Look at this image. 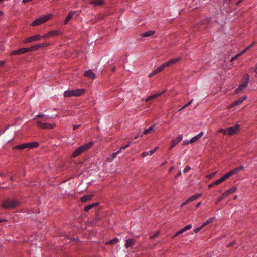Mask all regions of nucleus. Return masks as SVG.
Here are the masks:
<instances>
[{"label": "nucleus", "mask_w": 257, "mask_h": 257, "mask_svg": "<svg viewBox=\"0 0 257 257\" xmlns=\"http://www.w3.org/2000/svg\"><path fill=\"white\" fill-rule=\"evenodd\" d=\"M20 202L15 199H6L1 204V206L4 209H13L20 205Z\"/></svg>", "instance_id": "obj_1"}, {"label": "nucleus", "mask_w": 257, "mask_h": 257, "mask_svg": "<svg viewBox=\"0 0 257 257\" xmlns=\"http://www.w3.org/2000/svg\"><path fill=\"white\" fill-rule=\"evenodd\" d=\"M85 92V90L84 89L68 90L64 92V96L65 97H79L83 95Z\"/></svg>", "instance_id": "obj_2"}, {"label": "nucleus", "mask_w": 257, "mask_h": 257, "mask_svg": "<svg viewBox=\"0 0 257 257\" xmlns=\"http://www.w3.org/2000/svg\"><path fill=\"white\" fill-rule=\"evenodd\" d=\"M93 142L91 141L84 145H82L76 149L72 154V157H76L82 153L89 149L93 145Z\"/></svg>", "instance_id": "obj_3"}, {"label": "nucleus", "mask_w": 257, "mask_h": 257, "mask_svg": "<svg viewBox=\"0 0 257 257\" xmlns=\"http://www.w3.org/2000/svg\"><path fill=\"white\" fill-rule=\"evenodd\" d=\"M249 78V75L248 74H245L244 75L243 80L241 82L238 88L235 90L236 93L238 94L241 92H244V90L248 86Z\"/></svg>", "instance_id": "obj_4"}, {"label": "nucleus", "mask_w": 257, "mask_h": 257, "mask_svg": "<svg viewBox=\"0 0 257 257\" xmlns=\"http://www.w3.org/2000/svg\"><path fill=\"white\" fill-rule=\"evenodd\" d=\"M52 17L53 15L52 14H49L46 15H43L40 17V18L36 19L35 21H34L31 23V25L33 26H36L39 25L49 20Z\"/></svg>", "instance_id": "obj_5"}, {"label": "nucleus", "mask_w": 257, "mask_h": 257, "mask_svg": "<svg viewBox=\"0 0 257 257\" xmlns=\"http://www.w3.org/2000/svg\"><path fill=\"white\" fill-rule=\"evenodd\" d=\"M39 144L37 142H31L17 145L14 147L15 149H24L26 148L33 149L38 147Z\"/></svg>", "instance_id": "obj_6"}, {"label": "nucleus", "mask_w": 257, "mask_h": 257, "mask_svg": "<svg viewBox=\"0 0 257 257\" xmlns=\"http://www.w3.org/2000/svg\"><path fill=\"white\" fill-rule=\"evenodd\" d=\"M237 189V188L236 187H233L227 190L218 198V199L216 201L215 203L216 204H218L221 200L224 199L226 197L236 192Z\"/></svg>", "instance_id": "obj_7"}, {"label": "nucleus", "mask_w": 257, "mask_h": 257, "mask_svg": "<svg viewBox=\"0 0 257 257\" xmlns=\"http://www.w3.org/2000/svg\"><path fill=\"white\" fill-rule=\"evenodd\" d=\"M37 125L42 129H52L56 126L55 123H48L42 122L41 121H37Z\"/></svg>", "instance_id": "obj_8"}, {"label": "nucleus", "mask_w": 257, "mask_h": 257, "mask_svg": "<svg viewBox=\"0 0 257 257\" xmlns=\"http://www.w3.org/2000/svg\"><path fill=\"white\" fill-rule=\"evenodd\" d=\"M42 39V36L37 34L26 38L24 41L26 43H31L34 41H39Z\"/></svg>", "instance_id": "obj_9"}, {"label": "nucleus", "mask_w": 257, "mask_h": 257, "mask_svg": "<svg viewBox=\"0 0 257 257\" xmlns=\"http://www.w3.org/2000/svg\"><path fill=\"white\" fill-rule=\"evenodd\" d=\"M227 134L229 136H232L234 134H236L240 130L239 125L236 124L234 126L230 127L227 128Z\"/></svg>", "instance_id": "obj_10"}, {"label": "nucleus", "mask_w": 257, "mask_h": 257, "mask_svg": "<svg viewBox=\"0 0 257 257\" xmlns=\"http://www.w3.org/2000/svg\"><path fill=\"white\" fill-rule=\"evenodd\" d=\"M30 49L28 48H23L17 50H13L11 51V55H20L29 52Z\"/></svg>", "instance_id": "obj_11"}, {"label": "nucleus", "mask_w": 257, "mask_h": 257, "mask_svg": "<svg viewBox=\"0 0 257 257\" xmlns=\"http://www.w3.org/2000/svg\"><path fill=\"white\" fill-rule=\"evenodd\" d=\"M181 60L180 57H177L175 58H173L172 59H170L168 60V61L165 62L166 64V65L167 66V67H170V66L174 65V64L177 63L179 61Z\"/></svg>", "instance_id": "obj_12"}, {"label": "nucleus", "mask_w": 257, "mask_h": 257, "mask_svg": "<svg viewBox=\"0 0 257 257\" xmlns=\"http://www.w3.org/2000/svg\"><path fill=\"white\" fill-rule=\"evenodd\" d=\"M89 3L95 7L102 6L105 4L104 0H89Z\"/></svg>", "instance_id": "obj_13"}, {"label": "nucleus", "mask_w": 257, "mask_h": 257, "mask_svg": "<svg viewBox=\"0 0 257 257\" xmlns=\"http://www.w3.org/2000/svg\"><path fill=\"white\" fill-rule=\"evenodd\" d=\"M182 140V136L180 135L175 139L173 140L171 143L170 149H172L176 145Z\"/></svg>", "instance_id": "obj_14"}, {"label": "nucleus", "mask_w": 257, "mask_h": 257, "mask_svg": "<svg viewBox=\"0 0 257 257\" xmlns=\"http://www.w3.org/2000/svg\"><path fill=\"white\" fill-rule=\"evenodd\" d=\"M49 45V43H43V44H37L36 45H34L31 47L28 48V49H30V51H33V50H36L38 49L39 48L41 47H44L45 46H48Z\"/></svg>", "instance_id": "obj_15"}, {"label": "nucleus", "mask_w": 257, "mask_h": 257, "mask_svg": "<svg viewBox=\"0 0 257 257\" xmlns=\"http://www.w3.org/2000/svg\"><path fill=\"white\" fill-rule=\"evenodd\" d=\"M84 75L85 77L92 79H94L96 77L95 74L92 72L91 70H88L86 71L84 74Z\"/></svg>", "instance_id": "obj_16"}, {"label": "nucleus", "mask_w": 257, "mask_h": 257, "mask_svg": "<svg viewBox=\"0 0 257 257\" xmlns=\"http://www.w3.org/2000/svg\"><path fill=\"white\" fill-rule=\"evenodd\" d=\"M166 91V90H164V91H163L161 93H157V94H154V95H152L150 96H149L146 99H145V101L146 102H148V101H149L151 100H153L154 99H155L157 97H159L161 95H162Z\"/></svg>", "instance_id": "obj_17"}, {"label": "nucleus", "mask_w": 257, "mask_h": 257, "mask_svg": "<svg viewBox=\"0 0 257 257\" xmlns=\"http://www.w3.org/2000/svg\"><path fill=\"white\" fill-rule=\"evenodd\" d=\"M125 247L126 248H128L130 247H132L135 243L136 241L134 239H128L125 240Z\"/></svg>", "instance_id": "obj_18"}, {"label": "nucleus", "mask_w": 257, "mask_h": 257, "mask_svg": "<svg viewBox=\"0 0 257 257\" xmlns=\"http://www.w3.org/2000/svg\"><path fill=\"white\" fill-rule=\"evenodd\" d=\"M76 13L75 11H71L69 12V13L68 14L67 17L65 18V21H64V24H67L68 22L72 19L73 15Z\"/></svg>", "instance_id": "obj_19"}, {"label": "nucleus", "mask_w": 257, "mask_h": 257, "mask_svg": "<svg viewBox=\"0 0 257 257\" xmlns=\"http://www.w3.org/2000/svg\"><path fill=\"white\" fill-rule=\"evenodd\" d=\"M247 99L246 96H244L240 97L238 100L234 101L233 102V105H235V106L241 104L245 100Z\"/></svg>", "instance_id": "obj_20"}, {"label": "nucleus", "mask_w": 257, "mask_h": 257, "mask_svg": "<svg viewBox=\"0 0 257 257\" xmlns=\"http://www.w3.org/2000/svg\"><path fill=\"white\" fill-rule=\"evenodd\" d=\"M157 148V147H156L155 148L149 151V152H144L142 153V156L143 157H146L148 155H152L156 151Z\"/></svg>", "instance_id": "obj_21"}, {"label": "nucleus", "mask_w": 257, "mask_h": 257, "mask_svg": "<svg viewBox=\"0 0 257 257\" xmlns=\"http://www.w3.org/2000/svg\"><path fill=\"white\" fill-rule=\"evenodd\" d=\"M155 31L150 30L145 32L141 34V36L143 37H149L155 34Z\"/></svg>", "instance_id": "obj_22"}, {"label": "nucleus", "mask_w": 257, "mask_h": 257, "mask_svg": "<svg viewBox=\"0 0 257 257\" xmlns=\"http://www.w3.org/2000/svg\"><path fill=\"white\" fill-rule=\"evenodd\" d=\"M93 196L92 195H84L81 197V200L82 202H85L88 200H90L92 199Z\"/></svg>", "instance_id": "obj_23"}, {"label": "nucleus", "mask_w": 257, "mask_h": 257, "mask_svg": "<svg viewBox=\"0 0 257 257\" xmlns=\"http://www.w3.org/2000/svg\"><path fill=\"white\" fill-rule=\"evenodd\" d=\"M50 37L59 35L62 34V32L60 30H54L48 32Z\"/></svg>", "instance_id": "obj_24"}, {"label": "nucleus", "mask_w": 257, "mask_h": 257, "mask_svg": "<svg viewBox=\"0 0 257 257\" xmlns=\"http://www.w3.org/2000/svg\"><path fill=\"white\" fill-rule=\"evenodd\" d=\"M244 166H240L238 167H236L234 168V169L231 170V172H232L233 175L236 174L238 173L239 171H242L244 169Z\"/></svg>", "instance_id": "obj_25"}, {"label": "nucleus", "mask_w": 257, "mask_h": 257, "mask_svg": "<svg viewBox=\"0 0 257 257\" xmlns=\"http://www.w3.org/2000/svg\"><path fill=\"white\" fill-rule=\"evenodd\" d=\"M232 172L231 171H229L224 175H223L222 177H221L220 179L221 180L222 182L225 181L226 179L230 177L231 175H232Z\"/></svg>", "instance_id": "obj_26"}, {"label": "nucleus", "mask_w": 257, "mask_h": 257, "mask_svg": "<svg viewBox=\"0 0 257 257\" xmlns=\"http://www.w3.org/2000/svg\"><path fill=\"white\" fill-rule=\"evenodd\" d=\"M221 183H222L221 180H220V179H218V180L213 182L212 183L209 184L208 185V187L209 188H210L214 186L218 185L220 184Z\"/></svg>", "instance_id": "obj_27"}, {"label": "nucleus", "mask_w": 257, "mask_h": 257, "mask_svg": "<svg viewBox=\"0 0 257 257\" xmlns=\"http://www.w3.org/2000/svg\"><path fill=\"white\" fill-rule=\"evenodd\" d=\"M98 204V203H92L91 204H89L84 208V211H88V210H90L91 208H93L95 206H96Z\"/></svg>", "instance_id": "obj_28"}, {"label": "nucleus", "mask_w": 257, "mask_h": 257, "mask_svg": "<svg viewBox=\"0 0 257 257\" xmlns=\"http://www.w3.org/2000/svg\"><path fill=\"white\" fill-rule=\"evenodd\" d=\"M118 242V239L117 238H115L113 239H112L106 243V244L107 245H114L116 244Z\"/></svg>", "instance_id": "obj_29"}, {"label": "nucleus", "mask_w": 257, "mask_h": 257, "mask_svg": "<svg viewBox=\"0 0 257 257\" xmlns=\"http://www.w3.org/2000/svg\"><path fill=\"white\" fill-rule=\"evenodd\" d=\"M116 156H117V153H116L115 152L113 153L112 154H111L108 156L107 160L109 162H111L116 157Z\"/></svg>", "instance_id": "obj_30"}, {"label": "nucleus", "mask_w": 257, "mask_h": 257, "mask_svg": "<svg viewBox=\"0 0 257 257\" xmlns=\"http://www.w3.org/2000/svg\"><path fill=\"white\" fill-rule=\"evenodd\" d=\"M155 125L156 124H155L154 125H153V126H151L149 128L144 130L143 131V134L145 135V134H147L150 133L154 129Z\"/></svg>", "instance_id": "obj_31"}, {"label": "nucleus", "mask_w": 257, "mask_h": 257, "mask_svg": "<svg viewBox=\"0 0 257 257\" xmlns=\"http://www.w3.org/2000/svg\"><path fill=\"white\" fill-rule=\"evenodd\" d=\"M192 226L191 224L185 226L184 228H183L182 229H181V232H185V231H186L187 230H190L192 228Z\"/></svg>", "instance_id": "obj_32"}, {"label": "nucleus", "mask_w": 257, "mask_h": 257, "mask_svg": "<svg viewBox=\"0 0 257 257\" xmlns=\"http://www.w3.org/2000/svg\"><path fill=\"white\" fill-rule=\"evenodd\" d=\"M214 219L215 218L214 217H211L210 218H209V219H208L207 220H206L205 222H204L203 224H202V226H206L207 225L209 224V223L212 222L214 220Z\"/></svg>", "instance_id": "obj_33"}, {"label": "nucleus", "mask_w": 257, "mask_h": 257, "mask_svg": "<svg viewBox=\"0 0 257 257\" xmlns=\"http://www.w3.org/2000/svg\"><path fill=\"white\" fill-rule=\"evenodd\" d=\"M166 67H167V66L166 65V64L165 63H164L163 64H162V65H161L160 66H159L158 68H157V69L158 70H159V71L160 72H162Z\"/></svg>", "instance_id": "obj_34"}, {"label": "nucleus", "mask_w": 257, "mask_h": 257, "mask_svg": "<svg viewBox=\"0 0 257 257\" xmlns=\"http://www.w3.org/2000/svg\"><path fill=\"white\" fill-rule=\"evenodd\" d=\"M203 132L202 131L198 135L194 136V142L203 136Z\"/></svg>", "instance_id": "obj_35"}, {"label": "nucleus", "mask_w": 257, "mask_h": 257, "mask_svg": "<svg viewBox=\"0 0 257 257\" xmlns=\"http://www.w3.org/2000/svg\"><path fill=\"white\" fill-rule=\"evenodd\" d=\"M192 200H193V196L190 197L188 199H187L185 202L182 203L181 205V207L184 206V205H186L187 203H188V202H189L190 201H191Z\"/></svg>", "instance_id": "obj_36"}, {"label": "nucleus", "mask_w": 257, "mask_h": 257, "mask_svg": "<svg viewBox=\"0 0 257 257\" xmlns=\"http://www.w3.org/2000/svg\"><path fill=\"white\" fill-rule=\"evenodd\" d=\"M218 133H223L224 134H227V129L220 128L217 131Z\"/></svg>", "instance_id": "obj_37"}, {"label": "nucleus", "mask_w": 257, "mask_h": 257, "mask_svg": "<svg viewBox=\"0 0 257 257\" xmlns=\"http://www.w3.org/2000/svg\"><path fill=\"white\" fill-rule=\"evenodd\" d=\"M204 226H202V224L198 227L194 229V232L195 233L198 232L201 229H202Z\"/></svg>", "instance_id": "obj_38"}, {"label": "nucleus", "mask_w": 257, "mask_h": 257, "mask_svg": "<svg viewBox=\"0 0 257 257\" xmlns=\"http://www.w3.org/2000/svg\"><path fill=\"white\" fill-rule=\"evenodd\" d=\"M191 167H190V166H187V167H186L184 168V170H183V172H184V173H186V172H187L188 171H189V170H191Z\"/></svg>", "instance_id": "obj_39"}, {"label": "nucleus", "mask_w": 257, "mask_h": 257, "mask_svg": "<svg viewBox=\"0 0 257 257\" xmlns=\"http://www.w3.org/2000/svg\"><path fill=\"white\" fill-rule=\"evenodd\" d=\"M159 231L157 232H156V233H155L154 234H153L152 236H151L150 237V238H151V239H152V238H155V237H157V236H158V235H159Z\"/></svg>", "instance_id": "obj_40"}, {"label": "nucleus", "mask_w": 257, "mask_h": 257, "mask_svg": "<svg viewBox=\"0 0 257 257\" xmlns=\"http://www.w3.org/2000/svg\"><path fill=\"white\" fill-rule=\"evenodd\" d=\"M239 56H240V55H239V54H237V55H236L234 57H233L231 60H230V61L231 62H233V61H234L235 59H236L237 58H238Z\"/></svg>", "instance_id": "obj_41"}, {"label": "nucleus", "mask_w": 257, "mask_h": 257, "mask_svg": "<svg viewBox=\"0 0 257 257\" xmlns=\"http://www.w3.org/2000/svg\"><path fill=\"white\" fill-rule=\"evenodd\" d=\"M201 195H202L201 193H198V194H196L195 195H194V200L197 199L198 197L201 196Z\"/></svg>", "instance_id": "obj_42"}, {"label": "nucleus", "mask_w": 257, "mask_h": 257, "mask_svg": "<svg viewBox=\"0 0 257 257\" xmlns=\"http://www.w3.org/2000/svg\"><path fill=\"white\" fill-rule=\"evenodd\" d=\"M216 173H217V171H215V172H214L209 174L208 175V177L211 178V177H213L216 174Z\"/></svg>", "instance_id": "obj_43"}, {"label": "nucleus", "mask_w": 257, "mask_h": 257, "mask_svg": "<svg viewBox=\"0 0 257 257\" xmlns=\"http://www.w3.org/2000/svg\"><path fill=\"white\" fill-rule=\"evenodd\" d=\"M189 142L190 143H193V138H191L189 141H185L183 142V145H185V144H188L189 143Z\"/></svg>", "instance_id": "obj_44"}, {"label": "nucleus", "mask_w": 257, "mask_h": 257, "mask_svg": "<svg viewBox=\"0 0 257 257\" xmlns=\"http://www.w3.org/2000/svg\"><path fill=\"white\" fill-rule=\"evenodd\" d=\"M183 233V232H181V230H180L179 231L177 232L174 235V237H176L178 235H179V234H182Z\"/></svg>", "instance_id": "obj_45"}, {"label": "nucleus", "mask_w": 257, "mask_h": 257, "mask_svg": "<svg viewBox=\"0 0 257 257\" xmlns=\"http://www.w3.org/2000/svg\"><path fill=\"white\" fill-rule=\"evenodd\" d=\"M50 37L49 34L48 33H47L45 35H44L42 36V38H48V37Z\"/></svg>", "instance_id": "obj_46"}, {"label": "nucleus", "mask_w": 257, "mask_h": 257, "mask_svg": "<svg viewBox=\"0 0 257 257\" xmlns=\"http://www.w3.org/2000/svg\"><path fill=\"white\" fill-rule=\"evenodd\" d=\"M80 126V124H78V125H73V130H77V128H78Z\"/></svg>", "instance_id": "obj_47"}, {"label": "nucleus", "mask_w": 257, "mask_h": 257, "mask_svg": "<svg viewBox=\"0 0 257 257\" xmlns=\"http://www.w3.org/2000/svg\"><path fill=\"white\" fill-rule=\"evenodd\" d=\"M156 73L154 71H153L152 73H151L149 75V77H152L153 76H154L155 75H156Z\"/></svg>", "instance_id": "obj_48"}, {"label": "nucleus", "mask_w": 257, "mask_h": 257, "mask_svg": "<svg viewBox=\"0 0 257 257\" xmlns=\"http://www.w3.org/2000/svg\"><path fill=\"white\" fill-rule=\"evenodd\" d=\"M44 114H39V115H37L36 116L35 119H36L37 118H40V117H42L43 118L44 117Z\"/></svg>", "instance_id": "obj_49"}, {"label": "nucleus", "mask_w": 257, "mask_h": 257, "mask_svg": "<svg viewBox=\"0 0 257 257\" xmlns=\"http://www.w3.org/2000/svg\"><path fill=\"white\" fill-rule=\"evenodd\" d=\"M50 117H49V116H45V115L44 116V117H43V119L44 121H47L48 120V119L50 118Z\"/></svg>", "instance_id": "obj_50"}, {"label": "nucleus", "mask_w": 257, "mask_h": 257, "mask_svg": "<svg viewBox=\"0 0 257 257\" xmlns=\"http://www.w3.org/2000/svg\"><path fill=\"white\" fill-rule=\"evenodd\" d=\"M247 51V50L245 48L243 51H242L241 53L239 54V55L241 56L243 55L245 52H246Z\"/></svg>", "instance_id": "obj_51"}, {"label": "nucleus", "mask_w": 257, "mask_h": 257, "mask_svg": "<svg viewBox=\"0 0 257 257\" xmlns=\"http://www.w3.org/2000/svg\"><path fill=\"white\" fill-rule=\"evenodd\" d=\"M192 100H190L188 103L185 104L181 109L184 108L185 107L188 106L192 102Z\"/></svg>", "instance_id": "obj_52"}, {"label": "nucleus", "mask_w": 257, "mask_h": 257, "mask_svg": "<svg viewBox=\"0 0 257 257\" xmlns=\"http://www.w3.org/2000/svg\"><path fill=\"white\" fill-rule=\"evenodd\" d=\"M235 106V105H233V103H232L231 104H230L228 106V109H230L233 107Z\"/></svg>", "instance_id": "obj_53"}, {"label": "nucleus", "mask_w": 257, "mask_h": 257, "mask_svg": "<svg viewBox=\"0 0 257 257\" xmlns=\"http://www.w3.org/2000/svg\"><path fill=\"white\" fill-rule=\"evenodd\" d=\"M127 147H128V145H125V146H123L121 147L120 148H121V150H123L125 149Z\"/></svg>", "instance_id": "obj_54"}, {"label": "nucleus", "mask_w": 257, "mask_h": 257, "mask_svg": "<svg viewBox=\"0 0 257 257\" xmlns=\"http://www.w3.org/2000/svg\"><path fill=\"white\" fill-rule=\"evenodd\" d=\"M201 202H198V203L196 204V208H198V207L200 206V205H201Z\"/></svg>", "instance_id": "obj_55"}, {"label": "nucleus", "mask_w": 257, "mask_h": 257, "mask_svg": "<svg viewBox=\"0 0 257 257\" xmlns=\"http://www.w3.org/2000/svg\"><path fill=\"white\" fill-rule=\"evenodd\" d=\"M244 0H239L237 3H236V5H239L241 2H242Z\"/></svg>", "instance_id": "obj_56"}, {"label": "nucleus", "mask_w": 257, "mask_h": 257, "mask_svg": "<svg viewBox=\"0 0 257 257\" xmlns=\"http://www.w3.org/2000/svg\"><path fill=\"white\" fill-rule=\"evenodd\" d=\"M181 171H180L178 173V174L177 175H176L175 176V178H177L178 177H179L180 175H181Z\"/></svg>", "instance_id": "obj_57"}, {"label": "nucleus", "mask_w": 257, "mask_h": 257, "mask_svg": "<svg viewBox=\"0 0 257 257\" xmlns=\"http://www.w3.org/2000/svg\"><path fill=\"white\" fill-rule=\"evenodd\" d=\"M122 151V150H121V148H120V149L119 150H118L117 152H116L115 153H117V155L119 154L121 151Z\"/></svg>", "instance_id": "obj_58"}, {"label": "nucleus", "mask_w": 257, "mask_h": 257, "mask_svg": "<svg viewBox=\"0 0 257 257\" xmlns=\"http://www.w3.org/2000/svg\"><path fill=\"white\" fill-rule=\"evenodd\" d=\"M155 71V72L156 73V74H158L159 73H160V72L159 71V70H158L157 68L155 70H154Z\"/></svg>", "instance_id": "obj_59"}, {"label": "nucleus", "mask_w": 257, "mask_h": 257, "mask_svg": "<svg viewBox=\"0 0 257 257\" xmlns=\"http://www.w3.org/2000/svg\"><path fill=\"white\" fill-rule=\"evenodd\" d=\"M254 71L257 73V63L255 65V68H254Z\"/></svg>", "instance_id": "obj_60"}, {"label": "nucleus", "mask_w": 257, "mask_h": 257, "mask_svg": "<svg viewBox=\"0 0 257 257\" xmlns=\"http://www.w3.org/2000/svg\"><path fill=\"white\" fill-rule=\"evenodd\" d=\"M7 220L5 219H0V223L3 222L4 221H6Z\"/></svg>", "instance_id": "obj_61"}, {"label": "nucleus", "mask_w": 257, "mask_h": 257, "mask_svg": "<svg viewBox=\"0 0 257 257\" xmlns=\"http://www.w3.org/2000/svg\"><path fill=\"white\" fill-rule=\"evenodd\" d=\"M173 169V167H171L169 170V172H170Z\"/></svg>", "instance_id": "obj_62"}, {"label": "nucleus", "mask_w": 257, "mask_h": 257, "mask_svg": "<svg viewBox=\"0 0 257 257\" xmlns=\"http://www.w3.org/2000/svg\"><path fill=\"white\" fill-rule=\"evenodd\" d=\"M251 47V45L248 46L246 48V49L248 50L249 49H250Z\"/></svg>", "instance_id": "obj_63"}, {"label": "nucleus", "mask_w": 257, "mask_h": 257, "mask_svg": "<svg viewBox=\"0 0 257 257\" xmlns=\"http://www.w3.org/2000/svg\"><path fill=\"white\" fill-rule=\"evenodd\" d=\"M4 13L3 11H0V16L3 15Z\"/></svg>", "instance_id": "obj_64"}]
</instances>
